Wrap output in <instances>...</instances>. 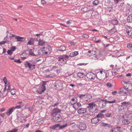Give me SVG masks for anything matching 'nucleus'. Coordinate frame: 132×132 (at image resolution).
Listing matches in <instances>:
<instances>
[{
	"label": "nucleus",
	"mask_w": 132,
	"mask_h": 132,
	"mask_svg": "<svg viewBox=\"0 0 132 132\" xmlns=\"http://www.w3.org/2000/svg\"><path fill=\"white\" fill-rule=\"evenodd\" d=\"M43 72L45 73L44 75L45 77H54L57 76L60 72V71L58 69L57 67L50 66L47 69L44 71Z\"/></svg>",
	"instance_id": "1"
},
{
	"label": "nucleus",
	"mask_w": 132,
	"mask_h": 132,
	"mask_svg": "<svg viewBox=\"0 0 132 132\" xmlns=\"http://www.w3.org/2000/svg\"><path fill=\"white\" fill-rule=\"evenodd\" d=\"M69 57L66 55L59 56L58 58V63L59 65H63L66 64Z\"/></svg>",
	"instance_id": "2"
},
{
	"label": "nucleus",
	"mask_w": 132,
	"mask_h": 132,
	"mask_svg": "<svg viewBox=\"0 0 132 132\" xmlns=\"http://www.w3.org/2000/svg\"><path fill=\"white\" fill-rule=\"evenodd\" d=\"M96 76L97 79L101 80L104 79L107 77V73L105 72L104 70H102L97 73Z\"/></svg>",
	"instance_id": "3"
},
{
	"label": "nucleus",
	"mask_w": 132,
	"mask_h": 132,
	"mask_svg": "<svg viewBox=\"0 0 132 132\" xmlns=\"http://www.w3.org/2000/svg\"><path fill=\"white\" fill-rule=\"evenodd\" d=\"M123 119L122 121V123L124 125H127L130 122V120L132 119V114L124 116L123 117Z\"/></svg>",
	"instance_id": "4"
},
{
	"label": "nucleus",
	"mask_w": 132,
	"mask_h": 132,
	"mask_svg": "<svg viewBox=\"0 0 132 132\" xmlns=\"http://www.w3.org/2000/svg\"><path fill=\"white\" fill-rule=\"evenodd\" d=\"M89 106L90 110L92 112H97V110L96 108V105L94 103H90L88 104Z\"/></svg>",
	"instance_id": "5"
},
{
	"label": "nucleus",
	"mask_w": 132,
	"mask_h": 132,
	"mask_svg": "<svg viewBox=\"0 0 132 132\" xmlns=\"http://www.w3.org/2000/svg\"><path fill=\"white\" fill-rule=\"evenodd\" d=\"M24 64L26 67L28 68L31 70H33L35 68V64L34 63L26 61Z\"/></svg>",
	"instance_id": "6"
},
{
	"label": "nucleus",
	"mask_w": 132,
	"mask_h": 132,
	"mask_svg": "<svg viewBox=\"0 0 132 132\" xmlns=\"http://www.w3.org/2000/svg\"><path fill=\"white\" fill-rule=\"evenodd\" d=\"M91 97L90 95L82 94L79 96V98L82 100L87 102L89 100Z\"/></svg>",
	"instance_id": "7"
},
{
	"label": "nucleus",
	"mask_w": 132,
	"mask_h": 132,
	"mask_svg": "<svg viewBox=\"0 0 132 132\" xmlns=\"http://www.w3.org/2000/svg\"><path fill=\"white\" fill-rule=\"evenodd\" d=\"M126 33L128 34V36L129 38L132 39V28L129 26L126 28Z\"/></svg>",
	"instance_id": "8"
},
{
	"label": "nucleus",
	"mask_w": 132,
	"mask_h": 132,
	"mask_svg": "<svg viewBox=\"0 0 132 132\" xmlns=\"http://www.w3.org/2000/svg\"><path fill=\"white\" fill-rule=\"evenodd\" d=\"M46 88L44 84H43L41 86H40L36 90V92L39 94H41L45 90Z\"/></svg>",
	"instance_id": "9"
},
{
	"label": "nucleus",
	"mask_w": 132,
	"mask_h": 132,
	"mask_svg": "<svg viewBox=\"0 0 132 132\" xmlns=\"http://www.w3.org/2000/svg\"><path fill=\"white\" fill-rule=\"evenodd\" d=\"M53 119L55 122H58L61 121L62 117L58 114H56L53 117Z\"/></svg>",
	"instance_id": "10"
},
{
	"label": "nucleus",
	"mask_w": 132,
	"mask_h": 132,
	"mask_svg": "<svg viewBox=\"0 0 132 132\" xmlns=\"http://www.w3.org/2000/svg\"><path fill=\"white\" fill-rule=\"evenodd\" d=\"M63 83L61 81H56L55 82V87L57 88H61L63 87Z\"/></svg>",
	"instance_id": "11"
},
{
	"label": "nucleus",
	"mask_w": 132,
	"mask_h": 132,
	"mask_svg": "<svg viewBox=\"0 0 132 132\" xmlns=\"http://www.w3.org/2000/svg\"><path fill=\"white\" fill-rule=\"evenodd\" d=\"M106 100H101L99 103V106L102 108H105L106 105Z\"/></svg>",
	"instance_id": "12"
},
{
	"label": "nucleus",
	"mask_w": 132,
	"mask_h": 132,
	"mask_svg": "<svg viewBox=\"0 0 132 132\" xmlns=\"http://www.w3.org/2000/svg\"><path fill=\"white\" fill-rule=\"evenodd\" d=\"M86 76L87 78L89 79H94L96 76V75L93 73L91 72L87 73Z\"/></svg>",
	"instance_id": "13"
},
{
	"label": "nucleus",
	"mask_w": 132,
	"mask_h": 132,
	"mask_svg": "<svg viewBox=\"0 0 132 132\" xmlns=\"http://www.w3.org/2000/svg\"><path fill=\"white\" fill-rule=\"evenodd\" d=\"M43 53L41 50L36 49L34 51L33 56H37L38 55H43Z\"/></svg>",
	"instance_id": "14"
},
{
	"label": "nucleus",
	"mask_w": 132,
	"mask_h": 132,
	"mask_svg": "<svg viewBox=\"0 0 132 132\" xmlns=\"http://www.w3.org/2000/svg\"><path fill=\"white\" fill-rule=\"evenodd\" d=\"M11 38L12 37H15V38L17 39V41H21L23 40V39L24 38L18 36H15L14 35L12 34L11 36H10Z\"/></svg>",
	"instance_id": "15"
},
{
	"label": "nucleus",
	"mask_w": 132,
	"mask_h": 132,
	"mask_svg": "<svg viewBox=\"0 0 132 132\" xmlns=\"http://www.w3.org/2000/svg\"><path fill=\"white\" fill-rule=\"evenodd\" d=\"M79 127L80 130H83L86 129L87 127L85 124L82 122H80L79 125Z\"/></svg>",
	"instance_id": "16"
},
{
	"label": "nucleus",
	"mask_w": 132,
	"mask_h": 132,
	"mask_svg": "<svg viewBox=\"0 0 132 132\" xmlns=\"http://www.w3.org/2000/svg\"><path fill=\"white\" fill-rule=\"evenodd\" d=\"M118 92V93L120 94H126L127 90L124 88H121Z\"/></svg>",
	"instance_id": "17"
},
{
	"label": "nucleus",
	"mask_w": 132,
	"mask_h": 132,
	"mask_svg": "<svg viewBox=\"0 0 132 132\" xmlns=\"http://www.w3.org/2000/svg\"><path fill=\"white\" fill-rule=\"evenodd\" d=\"M14 110V108L13 107H12L11 108L9 109L8 110L5 112V113L7 116H9L12 113Z\"/></svg>",
	"instance_id": "18"
},
{
	"label": "nucleus",
	"mask_w": 132,
	"mask_h": 132,
	"mask_svg": "<svg viewBox=\"0 0 132 132\" xmlns=\"http://www.w3.org/2000/svg\"><path fill=\"white\" fill-rule=\"evenodd\" d=\"M87 109L86 108H80L78 110V112L79 114H83L86 112Z\"/></svg>",
	"instance_id": "19"
},
{
	"label": "nucleus",
	"mask_w": 132,
	"mask_h": 132,
	"mask_svg": "<svg viewBox=\"0 0 132 132\" xmlns=\"http://www.w3.org/2000/svg\"><path fill=\"white\" fill-rule=\"evenodd\" d=\"M86 82L85 80H82L81 83L77 84V86L78 87H82L83 85L86 84Z\"/></svg>",
	"instance_id": "20"
},
{
	"label": "nucleus",
	"mask_w": 132,
	"mask_h": 132,
	"mask_svg": "<svg viewBox=\"0 0 132 132\" xmlns=\"http://www.w3.org/2000/svg\"><path fill=\"white\" fill-rule=\"evenodd\" d=\"M5 88L4 90V91H5V90L9 91L11 89L10 85L9 82H8L6 84H5Z\"/></svg>",
	"instance_id": "21"
},
{
	"label": "nucleus",
	"mask_w": 132,
	"mask_h": 132,
	"mask_svg": "<svg viewBox=\"0 0 132 132\" xmlns=\"http://www.w3.org/2000/svg\"><path fill=\"white\" fill-rule=\"evenodd\" d=\"M121 104H122L121 105V107H122L123 108H125L128 106L129 105H130V103L128 102H125L122 103Z\"/></svg>",
	"instance_id": "22"
},
{
	"label": "nucleus",
	"mask_w": 132,
	"mask_h": 132,
	"mask_svg": "<svg viewBox=\"0 0 132 132\" xmlns=\"http://www.w3.org/2000/svg\"><path fill=\"white\" fill-rule=\"evenodd\" d=\"M110 132H121L120 131V128L119 127H116L115 128H112Z\"/></svg>",
	"instance_id": "23"
},
{
	"label": "nucleus",
	"mask_w": 132,
	"mask_h": 132,
	"mask_svg": "<svg viewBox=\"0 0 132 132\" xmlns=\"http://www.w3.org/2000/svg\"><path fill=\"white\" fill-rule=\"evenodd\" d=\"M44 49H45V51H47L44 52V53L46 54H47L48 53V52H50L51 50V48L48 45H47L46 47H44L43 48Z\"/></svg>",
	"instance_id": "24"
},
{
	"label": "nucleus",
	"mask_w": 132,
	"mask_h": 132,
	"mask_svg": "<svg viewBox=\"0 0 132 132\" xmlns=\"http://www.w3.org/2000/svg\"><path fill=\"white\" fill-rule=\"evenodd\" d=\"M77 102V98L75 97L72 98L70 101V104L71 105H73L75 104Z\"/></svg>",
	"instance_id": "25"
},
{
	"label": "nucleus",
	"mask_w": 132,
	"mask_h": 132,
	"mask_svg": "<svg viewBox=\"0 0 132 132\" xmlns=\"http://www.w3.org/2000/svg\"><path fill=\"white\" fill-rule=\"evenodd\" d=\"M61 112V111L58 109L54 108L52 110V112L51 114L52 116L54 115V114L56 113H59Z\"/></svg>",
	"instance_id": "26"
},
{
	"label": "nucleus",
	"mask_w": 132,
	"mask_h": 132,
	"mask_svg": "<svg viewBox=\"0 0 132 132\" xmlns=\"http://www.w3.org/2000/svg\"><path fill=\"white\" fill-rule=\"evenodd\" d=\"M100 120L98 117H95L92 118L91 119V122L92 123H96L99 121Z\"/></svg>",
	"instance_id": "27"
},
{
	"label": "nucleus",
	"mask_w": 132,
	"mask_h": 132,
	"mask_svg": "<svg viewBox=\"0 0 132 132\" xmlns=\"http://www.w3.org/2000/svg\"><path fill=\"white\" fill-rule=\"evenodd\" d=\"M34 39L32 38H30L29 41L28 42L27 44L28 45H31L33 44L34 42Z\"/></svg>",
	"instance_id": "28"
},
{
	"label": "nucleus",
	"mask_w": 132,
	"mask_h": 132,
	"mask_svg": "<svg viewBox=\"0 0 132 132\" xmlns=\"http://www.w3.org/2000/svg\"><path fill=\"white\" fill-rule=\"evenodd\" d=\"M38 42V45L39 46H42L45 43V42L43 39H40L39 40H37Z\"/></svg>",
	"instance_id": "29"
},
{
	"label": "nucleus",
	"mask_w": 132,
	"mask_h": 132,
	"mask_svg": "<svg viewBox=\"0 0 132 132\" xmlns=\"http://www.w3.org/2000/svg\"><path fill=\"white\" fill-rule=\"evenodd\" d=\"M101 125L104 127H107L109 128H112V126L110 125L107 123H105L104 122H102L101 124Z\"/></svg>",
	"instance_id": "30"
},
{
	"label": "nucleus",
	"mask_w": 132,
	"mask_h": 132,
	"mask_svg": "<svg viewBox=\"0 0 132 132\" xmlns=\"http://www.w3.org/2000/svg\"><path fill=\"white\" fill-rule=\"evenodd\" d=\"M81 106V104L79 102H78L76 104H75L73 105V107L76 110L79 107H80Z\"/></svg>",
	"instance_id": "31"
},
{
	"label": "nucleus",
	"mask_w": 132,
	"mask_h": 132,
	"mask_svg": "<svg viewBox=\"0 0 132 132\" xmlns=\"http://www.w3.org/2000/svg\"><path fill=\"white\" fill-rule=\"evenodd\" d=\"M60 126V124H57L55 125L51 126L50 127V129H56L57 128L59 127Z\"/></svg>",
	"instance_id": "32"
},
{
	"label": "nucleus",
	"mask_w": 132,
	"mask_h": 132,
	"mask_svg": "<svg viewBox=\"0 0 132 132\" xmlns=\"http://www.w3.org/2000/svg\"><path fill=\"white\" fill-rule=\"evenodd\" d=\"M78 54V52L77 51H75L72 52L70 54V56L71 57H72L74 56H76Z\"/></svg>",
	"instance_id": "33"
},
{
	"label": "nucleus",
	"mask_w": 132,
	"mask_h": 132,
	"mask_svg": "<svg viewBox=\"0 0 132 132\" xmlns=\"http://www.w3.org/2000/svg\"><path fill=\"white\" fill-rule=\"evenodd\" d=\"M66 50L65 47L63 46H61L59 48H57V50L58 51H64Z\"/></svg>",
	"instance_id": "34"
},
{
	"label": "nucleus",
	"mask_w": 132,
	"mask_h": 132,
	"mask_svg": "<svg viewBox=\"0 0 132 132\" xmlns=\"http://www.w3.org/2000/svg\"><path fill=\"white\" fill-rule=\"evenodd\" d=\"M77 75L80 78H83L85 76V75L84 73L79 72L78 73Z\"/></svg>",
	"instance_id": "35"
},
{
	"label": "nucleus",
	"mask_w": 132,
	"mask_h": 132,
	"mask_svg": "<svg viewBox=\"0 0 132 132\" xmlns=\"http://www.w3.org/2000/svg\"><path fill=\"white\" fill-rule=\"evenodd\" d=\"M116 32L117 30L114 27L113 28L111 29V30L109 31V32L112 34H113Z\"/></svg>",
	"instance_id": "36"
},
{
	"label": "nucleus",
	"mask_w": 132,
	"mask_h": 132,
	"mask_svg": "<svg viewBox=\"0 0 132 132\" xmlns=\"http://www.w3.org/2000/svg\"><path fill=\"white\" fill-rule=\"evenodd\" d=\"M127 20L128 22H132V14L129 15L128 16Z\"/></svg>",
	"instance_id": "37"
},
{
	"label": "nucleus",
	"mask_w": 132,
	"mask_h": 132,
	"mask_svg": "<svg viewBox=\"0 0 132 132\" xmlns=\"http://www.w3.org/2000/svg\"><path fill=\"white\" fill-rule=\"evenodd\" d=\"M113 73L115 74H116L117 73V72L116 71L113 72L112 71H109V72H108V74H107V77L108 76H109L110 77H111Z\"/></svg>",
	"instance_id": "38"
},
{
	"label": "nucleus",
	"mask_w": 132,
	"mask_h": 132,
	"mask_svg": "<svg viewBox=\"0 0 132 132\" xmlns=\"http://www.w3.org/2000/svg\"><path fill=\"white\" fill-rule=\"evenodd\" d=\"M112 23L114 25H117L118 23V21L117 20H112L111 21Z\"/></svg>",
	"instance_id": "39"
},
{
	"label": "nucleus",
	"mask_w": 132,
	"mask_h": 132,
	"mask_svg": "<svg viewBox=\"0 0 132 132\" xmlns=\"http://www.w3.org/2000/svg\"><path fill=\"white\" fill-rule=\"evenodd\" d=\"M126 87L127 88V89L128 90H132V86L130 84H128V85H127V87Z\"/></svg>",
	"instance_id": "40"
},
{
	"label": "nucleus",
	"mask_w": 132,
	"mask_h": 132,
	"mask_svg": "<svg viewBox=\"0 0 132 132\" xmlns=\"http://www.w3.org/2000/svg\"><path fill=\"white\" fill-rule=\"evenodd\" d=\"M34 50V49L32 48V49H30L29 50V53L30 55L33 56V52Z\"/></svg>",
	"instance_id": "41"
},
{
	"label": "nucleus",
	"mask_w": 132,
	"mask_h": 132,
	"mask_svg": "<svg viewBox=\"0 0 132 132\" xmlns=\"http://www.w3.org/2000/svg\"><path fill=\"white\" fill-rule=\"evenodd\" d=\"M67 124H66L64 125L60 126H60L59 127V129H61L64 128L65 127H66L67 126Z\"/></svg>",
	"instance_id": "42"
},
{
	"label": "nucleus",
	"mask_w": 132,
	"mask_h": 132,
	"mask_svg": "<svg viewBox=\"0 0 132 132\" xmlns=\"http://www.w3.org/2000/svg\"><path fill=\"white\" fill-rule=\"evenodd\" d=\"M23 106V105H18L17 106H16L14 107H13V108H14V110L15 109H19L21 108Z\"/></svg>",
	"instance_id": "43"
},
{
	"label": "nucleus",
	"mask_w": 132,
	"mask_h": 132,
	"mask_svg": "<svg viewBox=\"0 0 132 132\" xmlns=\"http://www.w3.org/2000/svg\"><path fill=\"white\" fill-rule=\"evenodd\" d=\"M122 85H123L125 87H127V85L128 84L127 82H125V81H122Z\"/></svg>",
	"instance_id": "44"
},
{
	"label": "nucleus",
	"mask_w": 132,
	"mask_h": 132,
	"mask_svg": "<svg viewBox=\"0 0 132 132\" xmlns=\"http://www.w3.org/2000/svg\"><path fill=\"white\" fill-rule=\"evenodd\" d=\"M116 102V100L114 99H113L111 101H108L106 100L107 103H113Z\"/></svg>",
	"instance_id": "45"
},
{
	"label": "nucleus",
	"mask_w": 132,
	"mask_h": 132,
	"mask_svg": "<svg viewBox=\"0 0 132 132\" xmlns=\"http://www.w3.org/2000/svg\"><path fill=\"white\" fill-rule=\"evenodd\" d=\"M99 3V2L98 1L95 0L93 1V5H97Z\"/></svg>",
	"instance_id": "46"
},
{
	"label": "nucleus",
	"mask_w": 132,
	"mask_h": 132,
	"mask_svg": "<svg viewBox=\"0 0 132 132\" xmlns=\"http://www.w3.org/2000/svg\"><path fill=\"white\" fill-rule=\"evenodd\" d=\"M11 93L12 95H14L15 93V90L14 89H12L11 91Z\"/></svg>",
	"instance_id": "47"
},
{
	"label": "nucleus",
	"mask_w": 132,
	"mask_h": 132,
	"mask_svg": "<svg viewBox=\"0 0 132 132\" xmlns=\"http://www.w3.org/2000/svg\"><path fill=\"white\" fill-rule=\"evenodd\" d=\"M7 53L8 54L10 55L13 53V52L10 50H8Z\"/></svg>",
	"instance_id": "48"
},
{
	"label": "nucleus",
	"mask_w": 132,
	"mask_h": 132,
	"mask_svg": "<svg viewBox=\"0 0 132 132\" xmlns=\"http://www.w3.org/2000/svg\"><path fill=\"white\" fill-rule=\"evenodd\" d=\"M93 51H88V53L87 54L88 55H93Z\"/></svg>",
	"instance_id": "49"
},
{
	"label": "nucleus",
	"mask_w": 132,
	"mask_h": 132,
	"mask_svg": "<svg viewBox=\"0 0 132 132\" xmlns=\"http://www.w3.org/2000/svg\"><path fill=\"white\" fill-rule=\"evenodd\" d=\"M14 62H15L18 63H21V61H20L19 59H15L14 60Z\"/></svg>",
	"instance_id": "50"
},
{
	"label": "nucleus",
	"mask_w": 132,
	"mask_h": 132,
	"mask_svg": "<svg viewBox=\"0 0 132 132\" xmlns=\"http://www.w3.org/2000/svg\"><path fill=\"white\" fill-rule=\"evenodd\" d=\"M3 81L5 84H6L8 82H7V78L6 77H4L3 79Z\"/></svg>",
	"instance_id": "51"
},
{
	"label": "nucleus",
	"mask_w": 132,
	"mask_h": 132,
	"mask_svg": "<svg viewBox=\"0 0 132 132\" xmlns=\"http://www.w3.org/2000/svg\"><path fill=\"white\" fill-rule=\"evenodd\" d=\"M81 36L83 38H88L89 37V36L88 35H87V34H86L83 35H82Z\"/></svg>",
	"instance_id": "52"
},
{
	"label": "nucleus",
	"mask_w": 132,
	"mask_h": 132,
	"mask_svg": "<svg viewBox=\"0 0 132 132\" xmlns=\"http://www.w3.org/2000/svg\"><path fill=\"white\" fill-rule=\"evenodd\" d=\"M41 4L44 5L46 3V2L45 0H41Z\"/></svg>",
	"instance_id": "53"
},
{
	"label": "nucleus",
	"mask_w": 132,
	"mask_h": 132,
	"mask_svg": "<svg viewBox=\"0 0 132 132\" xmlns=\"http://www.w3.org/2000/svg\"><path fill=\"white\" fill-rule=\"evenodd\" d=\"M7 42H8V41H2L0 42V45L4 44L5 43H6Z\"/></svg>",
	"instance_id": "54"
},
{
	"label": "nucleus",
	"mask_w": 132,
	"mask_h": 132,
	"mask_svg": "<svg viewBox=\"0 0 132 132\" xmlns=\"http://www.w3.org/2000/svg\"><path fill=\"white\" fill-rule=\"evenodd\" d=\"M16 47L15 46H13L12 47L11 49V50L12 51V52H13L16 49Z\"/></svg>",
	"instance_id": "55"
},
{
	"label": "nucleus",
	"mask_w": 132,
	"mask_h": 132,
	"mask_svg": "<svg viewBox=\"0 0 132 132\" xmlns=\"http://www.w3.org/2000/svg\"><path fill=\"white\" fill-rule=\"evenodd\" d=\"M107 85L109 87H112V85L110 83L108 82L107 84Z\"/></svg>",
	"instance_id": "56"
},
{
	"label": "nucleus",
	"mask_w": 132,
	"mask_h": 132,
	"mask_svg": "<svg viewBox=\"0 0 132 132\" xmlns=\"http://www.w3.org/2000/svg\"><path fill=\"white\" fill-rule=\"evenodd\" d=\"M127 47L129 48H131L132 47V44H129L127 45Z\"/></svg>",
	"instance_id": "57"
},
{
	"label": "nucleus",
	"mask_w": 132,
	"mask_h": 132,
	"mask_svg": "<svg viewBox=\"0 0 132 132\" xmlns=\"http://www.w3.org/2000/svg\"><path fill=\"white\" fill-rule=\"evenodd\" d=\"M111 114L110 113H107L105 114V116L106 117H109L111 116Z\"/></svg>",
	"instance_id": "58"
},
{
	"label": "nucleus",
	"mask_w": 132,
	"mask_h": 132,
	"mask_svg": "<svg viewBox=\"0 0 132 132\" xmlns=\"http://www.w3.org/2000/svg\"><path fill=\"white\" fill-rule=\"evenodd\" d=\"M102 115L103 114H99L97 115L96 117H98H98H101L102 116Z\"/></svg>",
	"instance_id": "59"
},
{
	"label": "nucleus",
	"mask_w": 132,
	"mask_h": 132,
	"mask_svg": "<svg viewBox=\"0 0 132 132\" xmlns=\"http://www.w3.org/2000/svg\"><path fill=\"white\" fill-rule=\"evenodd\" d=\"M5 110V108H2L1 109H0V111L1 112H3Z\"/></svg>",
	"instance_id": "60"
},
{
	"label": "nucleus",
	"mask_w": 132,
	"mask_h": 132,
	"mask_svg": "<svg viewBox=\"0 0 132 132\" xmlns=\"http://www.w3.org/2000/svg\"><path fill=\"white\" fill-rule=\"evenodd\" d=\"M114 2L115 4H117L118 3L120 0H114Z\"/></svg>",
	"instance_id": "61"
},
{
	"label": "nucleus",
	"mask_w": 132,
	"mask_h": 132,
	"mask_svg": "<svg viewBox=\"0 0 132 132\" xmlns=\"http://www.w3.org/2000/svg\"><path fill=\"white\" fill-rule=\"evenodd\" d=\"M70 43L71 44V45H74L76 43L73 42H70Z\"/></svg>",
	"instance_id": "62"
},
{
	"label": "nucleus",
	"mask_w": 132,
	"mask_h": 132,
	"mask_svg": "<svg viewBox=\"0 0 132 132\" xmlns=\"http://www.w3.org/2000/svg\"><path fill=\"white\" fill-rule=\"evenodd\" d=\"M126 94V95H127L128 96H130L131 95L130 94L127 90L126 94Z\"/></svg>",
	"instance_id": "63"
},
{
	"label": "nucleus",
	"mask_w": 132,
	"mask_h": 132,
	"mask_svg": "<svg viewBox=\"0 0 132 132\" xmlns=\"http://www.w3.org/2000/svg\"><path fill=\"white\" fill-rule=\"evenodd\" d=\"M117 92L116 91H114L112 92V94L113 95H116Z\"/></svg>",
	"instance_id": "64"
}]
</instances>
